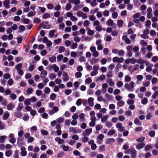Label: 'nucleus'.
<instances>
[{
  "mask_svg": "<svg viewBox=\"0 0 158 158\" xmlns=\"http://www.w3.org/2000/svg\"><path fill=\"white\" fill-rule=\"evenodd\" d=\"M116 131L114 130H110L108 132L107 134L109 135H113L115 134Z\"/></svg>",
  "mask_w": 158,
  "mask_h": 158,
  "instance_id": "nucleus-36",
  "label": "nucleus"
},
{
  "mask_svg": "<svg viewBox=\"0 0 158 158\" xmlns=\"http://www.w3.org/2000/svg\"><path fill=\"white\" fill-rule=\"evenodd\" d=\"M15 115L17 118H20L22 116V114L20 111L17 110L15 113Z\"/></svg>",
  "mask_w": 158,
  "mask_h": 158,
  "instance_id": "nucleus-26",
  "label": "nucleus"
},
{
  "mask_svg": "<svg viewBox=\"0 0 158 158\" xmlns=\"http://www.w3.org/2000/svg\"><path fill=\"white\" fill-rule=\"evenodd\" d=\"M92 132V129L91 128L86 129L85 131L83 132L82 134L84 136H86L89 135Z\"/></svg>",
  "mask_w": 158,
  "mask_h": 158,
  "instance_id": "nucleus-7",
  "label": "nucleus"
},
{
  "mask_svg": "<svg viewBox=\"0 0 158 158\" xmlns=\"http://www.w3.org/2000/svg\"><path fill=\"white\" fill-rule=\"evenodd\" d=\"M115 67V65L113 64H110L108 67V69L111 70H113Z\"/></svg>",
  "mask_w": 158,
  "mask_h": 158,
  "instance_id": "nucleus-61",
  "label": "nucleus"
},
{
  "mask_svg": "<svg viewBox=\"0 0 158 158\" xmlns=\"http://www.w3.org/2000/svg\"><path fill=\"white\" fill-rule=\"evenodd\" d=\"M145 139V137L141 136L140 138L136 139V140L138 142H143Z\"/></svg>",
  "mask_w": 158,
  "mask_h": 158,
  "instance_id": "nucleus-49",
  "label": "nucleus"
},
{
  "mask_svg": "<svg viewBox=\"0 0 158 158\" xmlns=\"http://www.w3.org/2000/svg\"><path fill=\"white\" fill-rule=\"evenodd\" d=\"M109 14V12L108 10H106L103 12V15L105 17H108Z\"/></svg>",
  "mask_w": 158,
  "mask_h": 158,
  "instance_id": "nucleus-63",
  "label": "nucleus"
},
{
  "mask_svg": "<svg viewBox=\"0 0 158 158\" xmlns=\"http://www.w3.org/2000/svg\"><path fill=\"white\" fill-rule=\"evenodd\" d=\"M145 145V144L143 143H138L136 146V148L137 149H141Z\"/></svg>",
  "mask_w": 158,
  "mask_h": 158,
  "instance_id": "nucleus-19",
  "label": "nucleus"
},
{
  "mask_svg": "<svg viewBox=\"0 0 158 158\" xmlns=\"http://www.w3.org/2000/svg\"><path fill=\"white\" fill-rule=\"evenodd\" d=\"M125 154H130L131 158H136V151L134 149H129L125 152Z\"/></svg>",
  "mask_w": 158,
  "mask_h": 158,
  "instance_id": "nucleus-2",
  "label": "nucleus"
},
{
  "mask_svg": "<svg viewBox=\"0 0 158 158\" xmlns=\"http://www.w3.org/2000/svg\"><path fill=\"white\" fill-rule=\"evenodd\" d=\"M90 23V21L88 20H85L83 22V25L85 27H87Z\"/></svg>",
  "mask_w": 158,
  "mask_h": 158,
  "instance_id": "nucleus-48",
  "label": "nucleus"
},
{
  "mask_svg": "<svg viewBox=\"0 0 158 158\" xmlns=\"http://www.w3.org/2000/svg\"><path fill=\"white\" fill-rule=\"evenodd\" d=\"M121 65L120 64H117L115 69V71L116 72H118L119 71V69L121 67Z\"/></svg>",
  "mask_w": 158,
  "mask_h": 158,
  "instance_id": "nucleus-60",
  "label": "nucleus"
},
{
  "mask_svg": "<svg viewBox=\"0 0 158 158\" xmlns=\"http://www.w3.org/2000/svg\"><path fill=\"white\" fill-rule=\"evenodd\" d=\"M69 131L70 132H73L74 133H77L78 132L77 130L73 127L69 128Z\"/></svg>",
  "mask_w": 158,
  "mask_h": 158,
  "instance_id": "nucleus-44",
  "label": "nucleus"
},
{
  "mask_svg": "<svg viewBox=\"0 0 158 158\" xmlns=\"http://www.w3.org/2000/svg\"><path fill=\"white\" fill-rule=\"evenodd\" d=\"M82 74L80 72H77L75 74V76L77 78L80 77L82 76Z\"/></svg>",
  "mask_w": 158,
  "mask_h": 158,
  "instance_id": "nucleus-64",
  "label": "nucleus"
},
{
  "mask_svg": "<svg viewBox=\"0 0 158 158\" xmlns=\"http://www.w3.org/2000/svg\"><path fill=\"white\" fill-rule=\"evenodd\" d=\"M56 120L58 123H63L64 120V118L61 117L58 118Z\"/></svg>",
  "mask_w": 158,
  "mask_h": 158,
  "instance_id": "nucleus-55",
  "label": "nucleus"
},
{
  "mask_svg": "<svg viewBox=\"0 0 158 158\" xmlns=\"http://www.w3.org/2000/svg\"><path fill=\"white\" fill-rule=\"evenodd\" d=\"M117 86L118 88H120L123 86V83L122 81H119L117 82Z\"/></svg>",
  "mask_w": 158,
  "mask_h": 158,
  "instance_id": "nucleus-58",
  "label": "nucleus"
},
{
  "mask_svg": "<svg viewBox=\"0 0 158 158\" xmlns=\"http://www.w3.org/2000/svg\"><path fill=\"white\" fill-rule=\"evenodd\" d=\"M122 40H124L125 42L127 44H129L131 43L130 40L127 38V36H123L122 37Z\"/></svg>",
  "mask_w": 158,
  "mask_h": 158,
  "instance_id": "nucleus-18",
  "label": "nucleus"
},
{
  "mask_svg": "<svg viewBox=\"0 0 158 158\" xmlns=\"http://www.w3.org/2000/svg\"><path fill=\"white\" fill-rule=\"evenodd\" d=\"M152 117V113H148L146 116V118L147 120L150 119Z\"/></svg>",
  "mask_w": 158,
  "mask_h": 158,
  "instance_id": "nucleus-56",
  "label": "nucleus"
},
{
  "mask_svg": "<svg viewBox=\"0 0 158 158\" xmlns=\"http://www.w3.org/2000/svg\"><path fill=\"white\" fill-rule=\"evenodd\" d=\"M63 76L64 77L63 80L64 81L66 82L69 80V77L66 72H64L63 73Z\"/></svg>",
  "mask_w": 158,
  "mask_h": 158,
  "instance_id": "nucleus-8",
  "label": "nucleus"
},
{
  "mask_svg": "<svg viewBox=\"0 0 158 158\" xmlns=\"http://www.w3.org/2000/svg\"><path fill=\"white\" fill-rule=\"evenodd\" d=\"M56 95L55 93H52L50 95V98L51 100H54L56 98Z\"/></svg>",
  "mask_w": 158,
  "mask_h": 158,
  "instance_id": "nucleus-39",
  "label": "nucleus"
},
{
  "mask_svg": "<svg viewBox=\"0 0 158 158\" xmlns=\"http://www.w3.org/2000/svg\"><path fill=\"white\" fill-rule=\"evenodd\" d=\"M56 58L55 56H52L49 58V61L51 63H53L56 61Z\"/></svg>",
  "mask_w": 158,
  "mask_h": 158,
  "instance_id": "nucleus-34",
  "label": "nucleus"
},
{
  "mask_svg": "<svg viewBox=\"0 0 158 158\" xmlns=\"http://www.w3.org/2000/svg\"><path fill=\"white\" fill-rule=\"evenodd\" d=\"M106 82L111 87L115 85L114 82L113 81L112 79L110 78L107 79L106 80Z\"/></svg>",
  "mask_w": 158,
  "mask_h": 158,
  "instance_id": "nucleus-12",
  "label": "nucleus"
},
{
  "mask_svg": "<svg viewBox=\"0 0 158 158\" xmlns=\"http://www.w3.org/2000/svg\"><path fill=\"white\" fill-rule=\"evenodd\" d=\"M148 102V99L146 98H144L141 101V103L143 105H145Z\"/></svg>",
  "mask_w": 158,
  "mask_h": 158,
  "instance_id": "nucleus-43",
  "label": "nucleus"
},
{
  "mask_svg": "<svg viewBox=\"0 0 158 158\" xmlns=\"http://www.w3.org/2000/svg\"><path fill=\"white\" fill-rule=\"evenodd\" d=\"M152 148V146L150 145H147L145 147V151H148L150 149Z\"/></svg>",
  "mask_w": 158,
  "mask_h": 158,
  "instance_id": "nucleus-59",
  "label": "nucleus"
},
{
  "mask_svg": "<svg viewBox=\"0 0 158 158\" xmlns=\"http://www.w3.org/2000/svg\"><path fill=\"white\" fill-rule=\"evenodd\" d=\"M24 104L26 106H28L31 104L30 100L29 98H27L24 101Z\"/></svg>",
  "mask_w": 158,
  "mask_h": 158,
  "instance_id": "nucleus-35",
  "label": "nucleus"
},
{
  "mask_svg": "<svg viewBox=\"0 0 158 158\" xmlns=\"http://www.w3.org/2000/svg\"><path fill=\"white\" fill-rule=\"evenodd\" d=\"M106 78V76L105 75L102 74L99 77L97 78L96 79V81L97 82L99 81H102L104 80Z\"/></svg>",
  "mask_w": 158,
  "mask_h": 158,
  "instance_id": "nucleus-13",
  "label": "nucleus"
},
{
  "mask_svg": "<svg viewBox=\"0 0 158 158\" xmlns=\"http://www.w3.org/2000/svg\"><path fill=\"white\" fill-rule=\"evenodd\" d=\"M98 59H96L95 58H92L90 62L91 64H94L98 62Z\"/></svg>",
  "mask_w": 158,
  "mask_h": 158,
  "instance_id": "nucleus-45",
  "label": "nucleus"
},
{
  "mask_svg": "<svg viewBox=\"0 0 158 158\" xmlns=\"http://www.w3.org/2000/svg\"><path fill=\"white\" fill-rule=\"evenodd\" d=\"M135 84L134 82L131 81L129 84L126 83L124 87L128 91L133 92L134 90Z\"/></svg>",
  "mask_w": 158,
  "mask_h": 158,
  "instance_id": "nucleus-1",
  "label": "nucleus"
},
{
  "mask_svg": "<svg viewBox=\"0 0 158 158\" xmlns=\"http://www.w3.org/2000/svg\"><path fill=\"white\" fill-rule=\"evenodd\" d=\"M23 108V104L22 103L18 104V107L16 108V110L17 111H20L22 110Z\"/></svg>",
  "mask_w": 158,
  "mask_h": 158,
  "instance_id": "nucleus-28",
  "label": "nucleus"
},
{
  "mask_svg": "<svg viewBox=\"0 0 158 158\" xmlns=\"http://www.w3.org/2000/svg\"><path fill=\"white\" fill-rule=\"evenodd\" d=\"M3 4L6 9H9L10 8V1L9 0H5L3 2Z\"/></svg>",
  "mask_w": 158,
  "mask_h": 158,
  "instance_id": "nucleus-9",
  "label": "nucleus"
},
{
  "mask_svg": "<svg viewBox=\"0 0 158 158\" xmlns=\"http://www.w3.org/2000/svg\"><path fill=\"white\" fill-rule=\"evenodd\" d=\"M115 141V139L112 138H110L107 139L106 141V144H110L114 143Z\"/></svg>",
  "mask_w": 158,
  "mask_h": 158,
  "instance_id": "nucleus-14",
  "label": "nucleus"
},
{
  "mask_svg": "<svg viewBox=\"0 0 158 158\" xmlns=\"http://www.w3.org/2000/svg\"><path fill=\"white\" fill-rule=\"evenodd\" d=\"M131 80V77L128 75H126L125 77V81L126 82H128Z\"/></svg>",
  "mask_w": 158,
  "mask_h": 158,
  "instance_id": "nucleus-31",
  "label": "nucleus"
},
{
  "mask_svg": "<svg viewBox=\"0 0 158 158\" xmlns=\"http://www.w3.org/2000/svg\"><path fill=\"white\" fill-rule=\"evenodd\" d=\"M94 99L93 98L90 97L88 99V103L89 104V106L92 107L94 105Z\"/></svg>",
  "mask_w": 158,
  "mask_h": 158,
  "instance_id": "nucleus-11",
  "label": "nucleus"
},
{
  "mask_svg": "<svg viewBox=\"0 0 158 158\" xmlns=\"http://www.w3.org/2000/svg\"><path fill=\"white\" fill-rule=\"evenodd\" d=\"M116 128L118 129V131L122 132L125 130V127L122 126L121 123H118L116 125Z\"/></svg>",
  "mask_w": 158,
  "mask_h": 158,
  "instance_id": "nucleus-4",
  "label": "nucleus"
},
{
  "mask_svg": "<svg viewBox=\"0 0 158 158\" xmlns=\"http://www.w3.org/2000/svg\"><path fill=\"white\" fill-rule=\"evenodd\" d=\"M47 74V73L46 71L43 70L40 74V77L41 78H44L45 77Z\"/></svg>",
  "mask_w": 158,
  "mask_h": 158,
  "instance_id": "nucleus-22",
  "label": "nucleus"
},
{
  "mask_svg": "<svg viewBox=\"0 0 158 158\" xmlns=\"http://www.w3.org/2000/svg\"><path fill=\"white\" fill-rule=\"evenodd\" d=\"M9 138L10 139V142L12 143H14L15 142L16 139L14 137V135L12 133L10 134L9 135Z\"/></svg>",
  "mask_w": 158,
  "mask_h": 158,
  "instance_id": "nucleus-5",
  "label": "nucleus"
},
{
  "mask_svg": "<svg viewBox=\"0 0 158 158\" xmlns=\"http://www.w3.org/2000/svg\"><path fill=\"white\" fill-rule=\"evenodd\" d=\"M29 99L30 100L31 103H34L37 101V99L34 96H33Z\"/></svg>",
  "mask_w": 158,
  "mask_h": 158,
  "instance_id": "nucleus-52",
  "label": "nucleus"
},
{
  "mask_svg": "<svg viewBox=\"0 0 158 158\" xmlns=\"http://www.w3.org/2000/svg\"><path fill=\"white\" fill-rule=\"evenodd\" d=\"M113 21L112 19H109L106 22V24L108 26H111L113 24Z\"/></svg>",
  "mask_w": 158,
  "mask_h": 158,
  "instance_id": "nucleus-41",
  "label": "nucleus"
},
{
  "mask_svg": "<svg viewBox=\"0 0 158 158\" xmlns=\"http://www.w3.org/2000/svg\"><path fill=\"white\" fill-rule=\"evenodd\" d=\"M7 138V137L5 135L1 136L0 137V143H3L5 140Z\"/></svg>",
  "mask_w": 158,
  "mask_h": 158,
  "instance_id": "nucleus-37",
  "label": "nucleus"
},
{
  "mask_svg": "<svg viewBox=\"0 0 158 158\" xmlns=\"http://www.w3.org/2000/svg\"><path fill=\"white\" fill-rule=\"evenodd\" d=\"M87 31V34L89 35H92L94 34V31L92 30H91L89 28H88L86 29Z\"/></svg>",
  "mask_w": 158,
  "mask_h": 158,
  "instance_id": "nucleus-23",
  "label": "nucleus"
},
{
  "mask_svg": "<svg viewBox=\"0 0 158 158\" xmlns=\"http://www.w3.org/2000/svg\"><path fill=\"white\" fill-rule=\"evenodd\" d=\"M77 45L78 44L77 43H73L71 45V48L72 49H75L77 48Z\"/></svg>",
  "mask_w": 158,
  "mask_h": 158,
  "instance_id": "nucleus-40",
  "label": "nucleus"
},
{
  "mask_svg": "<svg viewBox=\"0 0 158 158\" xmlns=\"http://www.w3.org/2000/svg\"><path fill=\"white\" fill-rule=\"evenodd\" d=\"M84 117L85 114L84 113H81L79 114V117L81 122H83L84 121Z\"/></svg>",
  "mask_w": 158,
  "mask_h": 158,
  "instance_id": "nucleus-33",
  "label": "nucleus"
},
{
  "mask_svg": "<svg viewBox=\"0 0 158 158\" xmlns=\"http://www.w3.org/2000/svg\"><path fill=\"white\" fill-rule=\"evenodd\" d=\"M118 55L120 56H123L125 54V52L123 50H120L118 51Z\"/></svg>",
  "mask_w": 158,
  "mask_h": 158,
  "instance_id": "nucleus-50",
  "label": "nucleus"
},
{
  "mask_svg": "<svg viewBox=\"0 0 158 158\" xmlns=\"http://www.w3.org/2000/svg\"><path fill=\"white\" fill-rule=\"evenodd\" d=\"M104 137V136L103 135L100 134H99L98 137V140H100L99 141H98V142L99 144L101 143V141L102 140Z\"/></svg>",
  "mask_w": 158,
  "mask_h": 158,
  "instance_id": "nucleus-24",
  "label": "nucleus"
},
{
  "mask_svg": "<svg viewBox=\"0 0 158 158\" xmlns=\"http://www.w3.org/2000/svg\"><path fill=\"white\" fill-rule=\"evenodd\" d=\"M51 68L53 69L54 72L56 73L58 72L59 70V68L55 64L52 65Z\"/></svg>",
  "mask_w": 158,
  "mask_h": 158,
  "instance_id": "nucleus-20",
  "label": "nucleus"
},
{
  "mask_svg": "<svg viewBox=\"0 0 158 158\" xmlns=\"http://www.w3.org/2000/svg\"><path fill=\"white\" fill-rule=\"evenodd\" d=\"M123 60L124 59L123 57L119 58L117 56L114 57L112 59L113 62H117L118 64L122 63Z\"/></svg>",
  "mask_w": 158,
  "mask_h": 158,
  "instance_id": "nucleus-3",
  "label": "nucleus"
},
{
  "mask_svg": "<svg viewBox=\"0 0 158 158\" xmlns=\"http://www.w3.org/2000/svg\"><path fill=\"white\" fill-rule=\"evenodd\" d=\"M51 90L48 87H46L44 89V93L45 94H49L50 93Z\"/></svg>",
  "mask_w": 158,
  "mask_h": 158,
  "instance_id": "nucleus-54",
  "label": "nucleus"
},
{
  "mask_svg": "<svg viewBox=\"0 0 158 158\" xmlns=\"http://www.w3.org/2000/svg\"><path fill=\"white\" fill-rule=\"evenodd\" d=\"M21 151V155L22 156H26L27 154V152L26 151V148L24 147H22L20 148Z\"/></svg>",
  "mask_w": 158,
  "mask_h": 158,
  "instance_id": "nucleus-15",
  "label": "nucleus"
},
{
  "mask_svg": "<svg viewBox=\"0 0 158 158\" xmlns=\"http://www.w3.org/2000/svg\"><path fill=\"white\" fill-rule=\"evenodd\" d=\"M65 27V24L64 23H60L58 27V28L60 30L63 29Z\"/></svg>",
  "mask_w": 158,
  "mask_h": 158,
  "instance_id": "nucleus-46",
  "label": "nucleus"
},
{
  "mask_svg": "<svg viewBox=\"0 0 158 158\" xmlns=\"http://www.w3.org/2000/svg\"><path fill=\"white\" fill-rule=\"evenodd\" d=\"M15 106L12 103H9L7 106V110H12L14 108Z\"/></svg>",
  "mask_w": 158,
  "mask_h": 158,
  "instance_id": "nucleus-16",
  "label": "nucleus"
},
{
  "mask_svg": "<svg viewBox=\"0 0 158 158\" xmlns=\"http://www.w3.org/2000/svg\"><path fill=\"white\" fill-rule=\"evenodd\" d=\"M9 116V114L8 112H5L3 115V119L4 120H6Z\"/></svg>",
  "mask_w": 158,
  "mask_h": 158,
  "instance_id": "nucleus-27",
  "label": "nucleus"
},
{
  "mask_svg": "<svg viewBox=\"0 0 158 158\" xmlns=\"http://www.w3.org/2000/svg\"><path fill=\"white\" fill-rule=\"evenodd\" d=\"M22 64L21 63H19L16 65L15 66V69L17 70L21 69L20 68L22 67Z\"/></svg>",
  "mask_w": 158,
  "mask_h": 158,
  "instance_id": "nucleus-62",
  "label": "nucleus"
},
{
  "mask_svg": "<svg viewBox=\"0 0 158 158\" xmlns=\"http://www.w3.org/2000/svg\"><path fill=\"white\" fill-rule=\"evenodd\" d=\"M123 23V22L121 19L117 21V25L119 27H122Z\"/></svg>",
  "mask_w": 158,
  "mask_h": 158,
  "instance_id": "nucleus-30",
  "label": "nucleus"
},
{
  "mask_svg": "<svg viewBox=\"0 0 158 158\" xmlns=\"http://www.w3.org/2000/svg\"><path fill=\"white\" fill-rule=\"evenodd\" d=\"M55 140L56 142H57L59 144H63L64 143V140L61 139L60 137H56L55 138Z\"/></svg>",
  "mask_w": 158,
  "mask_h": 158,
  "instance_id": "nucleus-10",
  "label": "nucleus"
},
{
  "mask_svg": "<svg viewBox=\"0 0 158 158\" xmlns=\"http://www.w3.org/2000/svg\"><path fill=\"white\" fill-rule=\"evenodd\" d=\"M56 32V31L55 30L50 31L49 32V35L50 37L51 38L54 35V34Z\"/></svg>",
  "mask_w": 158,
  "mask_h": 158,
  "instance_id": "nucleus-42",
  "label": "nucleus"
},
{
  "mask_svg": "<svg viewBox=\"0 0 158 158\" xmlns=\"http://www.w3.org/2000/svg\"><path fill=\"white\" fill-rule=\"evenodd\" d=\"M136 62L135 59L134 58H128L125 60V63L127 64H128L131 63L132 64H135Z\"/></svg>",
  "mask_w": 158,
  "mask_h": 158,
  "instance_id": "nucleus-6",
  "label": "nucleus"
},
{
  "mask_svg": "<svg viewBox=\"0 0 158 158\" xmlns=\"http://www.w3.org/2000/svg\"><path fill=\"white\" fill-rule=\"evenodd\" d=\"M49 78L52 79H53L56 77V75L54 73H51L49 76Z\"/></svg>",
  "mask_w": 158,
  "mask_h": 158,
  "instance_id": "nucleus-47",
  "label": "nucleus"
},
{
  "mask_svg": "<svg viewBox=\"0 0 158 158\" xmlns=\"http://www.w3.org/2000/svg\"><path fill=\"white\" fill-rule=\"evenodd\" d=\"M60 147L62 148L64 151H66L68 150L69 147L68 146L62 145L60 146Z\"/></svg>",
  "mask_w": 158,
  "mask_h": 158,
  "instance_id": "nucleus-53",
  "label": "nucleus"
},
{
  "mask_svg": "<svg viewBox=\"0 0 158 158\" xmlns=\"http://www.w3.org/2000/svg\"><path fill=\"white\" fill-rule=\"evenodd\" d=\"M136 78L137 79L136 83L138 84L139 81H142L143 79V76L142 75H138L136 76Z\"/></svg>",
  "mask_w": 158,
  "mask_h": 158,
  "instance_id": "nucleus-17",
  "label": "nucleus"
},
{
  "mask_svg": "<svg viewBox=\"0 0 158 158\" xmlns=\"http://www.w3.org/2000/svg\"><path fill=\"white\" fill-rule=\"evenodd\" d=\"M134 123L135 124L138 125H141V123H140L139 120L137 118H135L134 121Z\"/></svg>",
  "mask_w": 158,
  "mask_h": 158,
  "instance_id": "nucleus-32",
  "label": "nucleus"
},
{
  "mask_svg": "<svg viewBox=\"0 0 158 158\" xmlns=\"http://www.w3.org/2000/svg\"><path fill=\"white\" fill-rule=\"evenodd\" d=\"M125 104V102L123 100L119 101L117 103L118 106L120 107H121L123 106Z\"/></svg>",
  "mask_w": 158,
  "mask_h": 158,
  "instance_id": "nucleus-29",
  "label": "nucleus"
},
{
  "mask_svg": "<svg viewBox=\"0 0 158 158\" xmlns=\"http://www.w3.org/2000/svg\"><path fill=\"white\" fill-rule=\"evenodd\" d=\"M65 49V48L64 47L62 46H60L59 47L58 51L59 52L61 53L64 52Z\"/></svg>",
  "mask_w": 158,
  "mask_h": 158,
  "instance_id": "nucleus-51",
  "label": "nucleus"
},
{
  "mask_svg": "<svg viewBox=\"0 0 158 158\" xmlns=\"http://www.w3.org/2000/svg\"><path fill=\"white\" fill-rule=\"evenodd\" d=\"M158 96V91H156L153 94L152 97L154 99H155Z\"/></svg>",
  "mask_w": 158,
  "mask_h": 158,
  "instance_id": "nucleus-57",
  "label": "nucleus"
},
{
  "mask_svg": "<svg viewBox=\"0 0 158 158\" xmlns=\"http://www.w3.org/2000/svg\"><path fill=\"white\" fill-rule=\"evenodd\" d=\"M109 117V115L108 114H106L103 116L101 118V122L103 123L106 121L108 118Z\"/></svg>",
  "mask_w": 158,
  "mask_h": 158,
  "instance_id": "nucleus-21",
  "label": "nucleus"
},
{
  "mask_svg": "<svg viewBox=\"0 0 158 158\" xmlns=\"http://www.w3.org/2000/svg\"><path fill=\"white\" fill-rule=\"evenodd\" d=\"M108 87V85L106 83H103L102 86V88L103 89V91L106 92L107 89Z\"/></svg>",
  "mask_w": 158,
  "mask_h": 158,
  "instance_id": "nucleus-25",
  "label": "nucleus"
},
{
  "mask_svg": "<svg viewBox=\"0 0 158 158\" xmlns=\"http://www.w3.org/2000/svg\"><path fill=\"white\" fill-rule=\"evenodd\" d=\"M33 91V89L32 88L30 87L27 89V94H31Z\"/></svg>",
  "mask_w": 158,
  "mask_h": 158,
  "instance_id": "nucleus-38",
  "label": "nucleus"
}]
</instances>
